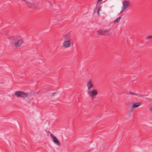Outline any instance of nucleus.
<instances>
[{"mask_svg":"<svg viewBox=\"0 0 152 152\" xmlns=\"http://www.w3.org/2000/svg\"><path fill=\"white\" fill-rule=\"evenodd\" d=\"M64 41L63 42V46L65 48H69L71 45L72 39L70 34L67 33L64 35L62 37Z\"/></svg>","mask_w":152,"mask_h":152,"instance_id":"obj_1","label":"nucleus"},{"mask_svg":"<svg viewBox=\"0 0 152 152\" xmlns=\"http://www.w3.org/2000/svg\"><path fill=\"white\" fill-rule=\"evenodd\" d=\"M10 42L12 43H15V47H18L22 45L23 40L20 36H17L12 38Z\"/></svg>","mask_w":152,"mask_h":152,"instance_id":"obj_2","label":"nucleus"},{"mask_svg":"<svg viewBox=\"0 0 152 152\" xmlns=\"http://www.w3.org/2000/svg\"><path fill=\"white\" fill-rule=\"evenodd\" d=\"M98 35H110L112 34V32H111V30L110 29H99L98 30L96 31Z\"/></svg>","mask_w":152,"mask_h":152,"instance_id":"obj_3","label":"nucleus"},{"mask_svg":"<svg viewBox=\"0 0 152 152\" xmlns=\"http://www.w3.org/2000/svg\"><path fill=\"white\" fill-rule=\"evenodd\" d=\"M98 94V91L96 89H94L87 91V94L92 99H94Z\"/></svg>","mask_w":152,"mask_h":152,"instance_id":"obj_4","label":"nucleus"},{"mask_svg":"<svg viewBox=\"0 0 152 152\" xmlns=\"http://www.w3.org/2000/svg\"><path fill=\"white\" fill-rule=\"evenodd\" d=\"M122 7L120 12L121 13L125 11L129 6V2L127 0H124L122 2Z\"/></svg>","mask_w":152,"mask_h":152,"instance_id":"obj_5","label":"nucleus"},{"mask_svg":"<svg viewBox=\"0 0 152 152\" xmlns=\"http://www.w3.org/2000/svg\"><path fill=\"white\" fill-rule=\"evenodd\" d=\"M86 86L88 91H89L94 89V84L93 81L90 79L88 80L86 83Z\"/></svg>","mask_w":152,"mask_h":152,"instance_id":"obj_6","label":"nucleus"},{"mask_svg":"<svg viewBox=\"0 0 152 152\" xmlns=\"http://www.w3.org/2000/svg\"><path fill=\"white\" fill-rule=\"evenodd\" d=\"M26 4L28 7L31 8H36L38 5L37 3L33 2L31 0L27 1Z\"/></svg>","mask_w":152,"mask_h":152,"instance_id":"obj_7","label":"nucleus"},{"mask_svg":"<svg viewBox=\"0 0 152 152\" xmlns=\"http://www.w3.org/2000/svg\"><path fill=\"white\" fill-rule=\"evenodd\" d=\"M28 94L24 93L22 91H16L14 94V95L18 97H25L28 95Z\"/></svg>","mask_w":152,"mask_h":152,"instance_id":"obj_8","label":"nucleus"},{"mask_svg":"<svg viewBox=\"0 0 152 152\" xmlns=\"http://www.w3.org/2000/svg\"><path fill=\"white\" fill-rule=\"evenodd\" d=\"M50 137L53 140V142L57 145L59 146L60 145V143L58 139L52 134H51Z\"/></svg>","mask_w":152,"mask_h":152,"instance_id":"obj_9","label":"nucleus"},{"mask_svg":"<svg viewBox=\"0 0 152 152\" xmlns=\"http://www.w3.org/2000/svg\"><path fill=\"white\" fill-rule=\"evenodd\" d=\"M141 104V103L140 102H137L135 103L132 106V108H136L140 105Z\"/></svg>","mask_w":152,"mask_h":152,"instance_id":"obj_10","label":"nucleus"},{"mask_svg":"<svg viewBox=\"0 0 152 152\" xmlns=\"http://www.w3.org/2000/svg\"><path fill=\"white\" fill-rule=\"evenodd\" d=\"M121 17H118L114 21H113V22L115 24L117 23L119 20H121Z\"/></svg>","mask_w":152,"mask_h":152,"instance_id":"obj_11","label":"nucleus"},{"mask_svg":"<svg viewBox=\"0 0 152 152\" xmlns=\"http://www.w3.org/2000/svg\"><path fill=\"white\" fill-rule=\"evenodd\" d=\"M131 94H132V95H135L136 96H138L139 97H142V98H143V97H142V95H141L140 94H136L134 93H131Z\"/></svg>","mask_w":152,"mask_h":152,"instance_id":"obj_12","label":"nucleus"},{"mask_svg":"<svg viewBox=\"0 0 152 152\" xmlns=\"http://www.w3.org/2000/svg\"><path fill=\"white\" fill-rule=\"evenodd\" d=\"M101 8V7H99V9L98 10L97 13L98 15H99V11L100 10Z\"/></svg>","mask_w":152,"mask_h":152,"instance_id":"obj_13","label":"nucleus"},{"mask_svg":"<svg viewBox=\"0 0 152 152\" xmlns=\"http://www.w3.org/2000/svg\"><path fill=\"white\" fill-rule=\"evenodd\" d=\"M152 38V36H147L146 37V39H149L150 38Z\"/></svg>","mask_w":152,"mask_h":152,"instance_id":"obj_14","label":"nucleus"},{"mask_svg":"<svg viewBox=\"0 0 152 152\" xmlns=\"http://www.w3.org/2000/svg\"><path fill=\"white\" fill-rule=\"evenodd\" d=\"M149 109L150 112H152V105L149 107Z\"/></svg>","mask_w":152,"mask_h":152,"instance_id":"obj_15","label":"nucleus"},{"mask_svg":"<svg viewBox=\"0 0 152 152\" xmlns=\"http://www.w3.org/2000/svg\"><path fill=\"white\" fill-rule=\"evenodd\" d=\"M103 0H98L97 3H96V7H97V4H98L100 2H101V1H102Z\"/></svg>","mask_w":152,"mask_h":152,"instance_id":"obj_16","label":"nucleus"},{"mask_svg":"<svg viewBox=\"0 0 152 152\" xmlns=\"http://www.w3.org/2000/svg\"><path fill=\"white\" fill-rule=\"evenodd\" d=\"M19 1H21V2L22 1H24L25 2H26H26H27L25 0H18Z\"/></svg>","mask_w":152,"mask_h":152,"instance_id":"obj_17","label":"nucleus"},{"mask_svg":"<svg viewBox=\"0 0 152 152\" xmlns=\"http://www.w3.org/2000/svg\"><path fill=\"white\" fill-rule=\"evenodd\" d=\"M134 110V109H131L130 110V111L132 112H133Z\"/></svg>","mask_w":152,"mask_h":152,"instance_id":"obj_18","label":"nucleus"}]
</instances>
